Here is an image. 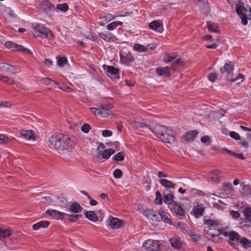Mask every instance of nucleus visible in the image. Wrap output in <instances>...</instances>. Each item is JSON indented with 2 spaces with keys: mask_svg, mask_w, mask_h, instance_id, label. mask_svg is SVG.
I'll use <instances>...</instances> for the list:
<instances>
[{
  "mask_svg": "<svg viewBox=\"0 0 251 251\" xmlns=\"http://www.w3.org/2000/svg\"><path fill=\"white\" fill-rule=\"evenodd\" d=\"M49 142L52 147L58 150H69L74 148L75 145L73 139L62 134L51 136Z\"/></svg>",
  "mask_w": 251,
  "mask_h": 251,
  "instance_id": "nucleus-1",
  "label": "nucleus"
},
{
  "mask_svg": "<svg viewBox=\"0 0 251 251\" xmlns=\"http://www.w3.org/2000/svg\"><path fill=\"white\" fill-rule=\"evenodd\" d=\"M151 132L159 137L163 142L173 144L175 142L174 132L173 129L162 125H156Z\"/></svg>",
  "mask_w": 251,
  "mask_h": 251,
  "instance_id": "nucleus-2",
  "label": "nucleus"
},
{
  "mask_svg": "<svg viewBox=\"0 0 251 251\" xmlns=\"http://www.w3.org/2000/svg\"><path fill=\"white\" fill-rule=\"evenodd\" d=\"M236 11L240 16L242 23L244 25L248 24V20L251 19V9L249 5H245L241 1H239L235 5Z\"/></svg>",
  "mask_w": 251,
  "mask_h": 251,
  "instance_id": "nucleus-3",
  "label": "nucleus"
},
{
  "mask_svg": "<svg viewBox=\"0 0 251 251\" xmlns=\"http://www.w3.org/2000/svg\"><path fill=\"white\" fill-rule=\"evenodd\" d=\"M32 27L39 37L48 39H50L53 37V34L50 30L42 25L34 24L32 25Z\"/></svg>",
  "mask_w": 251,
  "mask_h": 251,
  "instance_id": "nucleus-4",
  "label": "nucleus"
},
{
  "mask_svg": "<svg viewBox=\"0 0 251 251\" xmlns=\"http://www.w3.org/2000/svg\"><path fill=\"white\" fill-rule=\"evenodd\" d=\"M104 148V146L102 144H100V145L98 147V153L96 154V157L98 159L100 160L101 158L107 159L111 155L115 153L114 150L110 149H106L102 151Z\"/></svg>",
  "mask_w": 251,
  "mask_h": 251,
  "instance_id": "nucleus-5",
  "label": "nucleus"
},
{
  "mask_svg": "<svg viewBox=\"0 0 251 251\" xmlns=\"http://www.w3.org/2000/svg\"><path fill=\"white\" fill-rule=\"evenodd\" d=\"M103 69L106 71L107 75L108 77H110L113 81H117L120 79L119 75V69L113 66L106 65L104 64L102 65Z\"/></svg>",
  "mask_w": 251,
  "mask_h": 251,
  "instance_id": "nucleus-6",
  "label": "nucleus"
},
{
  "mask_svg": "<svg viewBox=\"0 0 251 251\" xmlns=\"http://www.w3.org/2000/svg\"><path fill=\"white\" fill-rule=\"evenodd\" d=\"M5 47L10 50L11 51H20L25 54H31L30 50L26 48H25L22 45H19L14 43L12 42H7L5 44Z\"/></svg>",
  "mask_w": 251,
  "mask_h": 251,
  "instance_id": "nucleus-7",
  "label": "nucleus"
},
{
  "mask_svg": "<svg viewBox=\"0 0 251 251\" xmlns=\"http://www.w3.org/2000/svg\"><path fill=\"white\" fill-rule=\"evenodd\" d=\"M143 247L149 251H158L159 249V242L151 239L148 240L144 242Z\"/></svg>",
  "mask_w": 251,
  "mask_h": 251,
  "instance_id": "nucleus-8",
  "label": "nucleus"
},
{
  "mask_svg": "<svg viewBox=\"0 0 251 251\" xmlns=\"http://www.w3.org/2000/svg\"><path fill=\"white\" fill-rule=\"evenodd\" d=\"M0 68L2 71L13 74L19 73L21 71L20 67L16 65H12L11 64H0Z\"/></svg>",
  "mask_w": 251,
  "mask_h": 251,
  "instance_id": "nucleus-9",
  "label": "nucleus"
},
{
  "mask_svg": "<svg viewBox=\"0 0 251 251\" xmlns=\"http://www.w3.org/2000/svg\"><path fill=\"white\" fill-rule=\"evenodd\" d=\"M153 44H148L144 46L140 44H136L134 45V50L139 52H146L153 50L155 48Z\"/></svg>",
  "mask_w": 251,
  "mask_h": 251,
  "instance_id": "nucleus-10",
  "label": "nucleus"
},
{
  "mask_svg": "<svg viewBox=\"0 0 251 251\" xmlns=\"http://www.w3.org/2000/svg\"><path fill=\"white\" fill-rule=\"evenodd\" d=\"M149 28L154 31L162 32L163 30L162 22L157 20L153 21L150 23Z\"/></svg>",
  "mask_w": 251,
  "mask_h": 251,
  "instance_id": "nucleus-11",
  "label": "nucleus"
},
{
  "mask_svg": "<svg viewBox=\"0 0 251 251\" xmlns=\"http://www.w3.org/2000/svg\"><path fill=\"white\" fill-rule=\"evenodd\" d=\"M172 69L173 67H158L156 69V72L159 76L169 77L171 75V70Z\"/></svg>",
  "mask_w": 251,
  "mask_h": 251,
  "instance_id": "nucleus-12",
  "label": "nucleus"
},
{
  "mask_svg": "<svg viewBox=\"0 0 251 251\" xmlns=\"http://www.w3.org/2000/svg\"><path fill=\"white\" fill-rule=\"evenodd\" d=\"M144 214L148 219L154 221H159V214L156 211L148 209L145 210Z\"/></svg>",
  "mask_w": 251,
  "mask_h": 251,
  "instance_id": "nucleus-13",
  "label": "nucleus"
},
{
  "mask_svg": "<svg viewBox=\"0 0 251 251\" xmlns=\"http://www.w3.org/2000/svg\"><path fill=\"white\" fill-rule=\"evenodd\" d=\"M223 234L225 236H228L230 240L236 241L237 243H239L241 239L239 234L235 231H231L229 232L227 231L223 232Z\"/></svg>",
  "mask_w": 251,
  "mask_h": 251,
  "instance_id": "nucleus-14",
  "label": "nucleus"
},
{
  "mask_svg": "<svg viewBox=\"0 0 251 251\" xmlns=\"http://www.w3.org/2000/svg\"><path fill=\"white\" fill-rule=\"evenodd\" d=\"M165 63H169L174 61V63H183V61L181 58H177V55L176 54L171 55L165 53L164 57Z\"/></svg>",
  "mask_w": 251,
  "mask_h": 251,
  "instance_id": "nucleus-15",
  "label": "nucleus"
},
{
  "mask_svg": "<svg viewBox=\"0 0 251 251\" xmlns=\"http://www.w3.org/2000/svg\"><path fill=\"white\" fill-rule=\"evenodd\" d=\"M21 134L26 140H32L33 141L36 140L34 131L32 130H22L21 131Z\"/></svg>",
  "mask_w": 251,
  "mask_h": 251,
  "instance_id": "nucleus-16",
  "label": "nucleus"
},
{
  "mask_svg": "<svg viewBox=\"0 0 251 251\" xmlns=\"http://www.w3.org/2000/svg\"><path fill=\"white\" fill-rule=\"evenodd\" d=\"M234 65L233 64H225L220 68L221 73L226 75H231L233 73Z\"/></svg>",
  "mask_w": 251,
  "mask_h": 251,
  "instance_id": "nucleus-17",
  "label": "nucleus"
},
{
  "mask_svg": "<svg viewBox=\"0 0 251 251\" xmlns=\"http://www.w3.org/2000/svg\"><path fill=\"white\" fill-rule=\"evenodd\" d=\"M121 61L122 63H131L133 61V58L131 54L128 52L126 53L124 50L120 52Z\"/></svg>",
  "mask_w": 251,
  "mask_h": 251,
  "instance_id": "nucleus-18",
  "label": "nucleus"
},
{
  "mask_svg": "<svg viewBox=\"0 0 251 251\" xmlns=\"http://www.w3.org/2000/svg\"><path fill=\"white\" fill-rule=\"evenodd\" d=\"M46 213L57 219H62L65 215H67V213H66L61 212L56 210L50 209L47 210Z\"/></svg>",
  "mask_w": 251,
  "mask_h": 251,
  "instance_id": "nucleus-19",
  "label": "nucleus"
},
{
  "mask_svg": "<svg viewBox=\"0 0 251 251\" xmlns=\"http://www.w3.org/2000/svg\"><path fill=\"white\" fill-rule=\"evenodd\" d=\"M99 35L104 40L109 42H114L116 39V37L114 35L107 31L100 33Z\"/></svg>",
  "mask_w": 251,
  "mask_h": 251,
  "instance_id": "nucleus-20",
  "label": "nucleus"
},
{
  "mask_svg": "<svg viewBox=\"0 0 251 251\" xmlns=\"http://www.w3.org/2000/svg\"><path fill=\"white\" fill-rule=\"evenodd\" d=\"M122 224V221L117 218H112L109 220V225L112 229L119 228Z\"/></svg>",
  "mask_w": 251,
  "mask_h": 251,
  "instance_id": "nucleus-21",
  "label": "nucleus"
},
{
  "mask_svg": "<svg viewBox=\"0 0 251 251\" xmlns=\"http://www.w3.org/2000/svg\"><path fill=\"white\" fill-rule=\"evenodd\" d=\"M82 209V207L78 203L74 202L71 204H69V207L66 209V211L76 213L81 212Z\"/></svg>",
  "mask_w": 251,
  "mask_h": 251,
  "instance_id": "nucleus-22",
  "label": "nucleus"
},
{
  "mask_svg": "<svg viewBox=\"0 0 251 251\" xmlns=\"http://www.w3.org/2000/svg\"><path fill=\"white\" fill-rule=\"evenodd\" d=\"M204 225L208 226L210 228L215 229L219 225L220 223L218 221L212 219H206L203 220Z\"/></svg>",
  "mask_w": 251,
  "mask_h": 251,
  "instance_id": "nucleus-23",
  "label": "nucleus"
},
{
  "mask_svg": "<svg viewBox=\"0 0 251 251\" xmlns=\"http://www.w3.org/2000/svg\"><path fill=\"white\" fill-rule=\"evenodd\" d=\"M58 201L57 203L59 206L66 208V210L69 207V203L67 198L63 195L57 197Z\"/></svg>",
  "mask_w": 251,
  "mask_h": 251,
  "instance_id": "nucleus-24",
  "label": "nucleus"
},
{
  "mask_svg": "<svg viewBox=\"0 0 251 251\" xmlns=\"http://www.w3.org/2000/svg\"><path fill=\"white\" fill-rule=\"evenodd\" d=\"M172 211H174L176 214L183 216L184 212L182 207L179 205L176 202L173 203V205L171 206Z\"/></svg>",
  "mask_w": 251,
  "mask_h": 251,
  "instance_id": "nucleus-25",
  "label": "nucleus"
},
{
  "mask_svg": "<svg viewBox=\"0 0 251 251\" xmlns=\"http://www.w3.org/2000/svg\"><path fill=\"white\" fill-rule=\"evenodd\" d=\"M50 225V222L46 221H43L37 223L32 226V228L34 230H37L41 228H46Z\"/></svg>",
  "mask_w": 251,
  "mask_h": 251,
  "instance_id": "nucleus-26",
  "label": "nucleus"
},
{
  "mask_svg": "<svg viewBox=\"0 0 251 251\" xmlns=\"http://www.w3.org/2000/svg\"><path fill=\"white\" fill-rule=\"evenodd\" d=\"M84 215L88 220L92 222L98 221V214L95 211H87L85 213Z\"/></svg>",
  "mask_w": 251,
  "mask_h": 251,
  "instance_id": "nucleus-27",
  "label": "nucleus"
},
{
  "mask_svg": "<svg viewBox=\"0 0 251 251\" xmlns=\"http://www.w3.org/2000/svg\"><path fill=\"white\" fill-rule=\"evenodd\" d=\"M170 242L172 247L175 249H180L182 247L180 240L176 238H173L170 239Z\"/></svg>",
  "mask_w": 251,
  "mask_h": 251,
  "instance_id": "nucleus-28",
  "label": "nucleus"
},
{
  "mask_svg": "<svg viewBox=\"0 0 251 251\" xmlns=\"http://www.w3.org/2000/svg\"><path fill=\"white\" fill-rule=\"evenodd\" d=\"M198 133L196 130L190 131L186 133L185 139L188 142L193 141L197 137Z\"/></svg>",
  "mask_w": 251,
  "mask_h": 251,
  "instance_id": "nucleus-29",
  "label": "nucleus"
},
{
  "mask_svg": "<svg viewBox=\"0 0 251 251\" xmlns=\"http://www.w3.org/2000/svg\"><path fill=\"white\" fill-rule=\"evenodd\" d=\"M174 196L173 194H168L164 197V201L166 204L170 205L171 206L173 205V203L176 202L174 201Z\"/></svg>",
  "mask_w": 251,
  "mask_h": 251,
  "instance_id": "nucleus-30",
  "label": "nucleus"
},
{
  "mask_svg": "<svg viewBox=\"0 0 251 251\" xmlns=\"http://www.w3.org/2000/svg\"><path fill=\"white\" fill-rule=\"evenodd\" d=\"M204 210V208L201 206H199L197 207L194 208L193 210L194 216L197 218L202 216Z\"/></svg>",
  "mask_w": 251,
  "mask_h": 251,
  "instance_id": "nucleus-31",
  "label": "nucleus"
},
{
  "mask_svg": "<svg viewBox=\"0 0 251 251\" xmlns=\"http://www.w3.org/2000/svg\"><path fill=\"white\" fill-rule=\"evenodd\" d=\"M159 181L163 186L167 188H174L175 187V184L168 180L165 179H161L159 180Z\"/></svg>",
  "mask_w": 251,
  "mask_h": 251,
  "instance_id": "nucleus-32",
  "label": "nucleus"
},
{
  "mask_svg": "<svg viewBox=\"0 0 251 251\" xmlns=\"http://www.w3.org/2000/svg\"><path fill=\"white\" fill-rule=\"evenodd\" d=\"M123 24V22L120 21H115L108 24L106 26V28L109 30H114L118 26L122 25Z\"/></svg>",
  "mask_w": 251,
  "mask_h": 251,
  "instance_id": "nucleus-33",
  "label": "nucleus"
},
{
  "mask_svg": "<svg viewBox=\"0 0 251 251\" xmlns=\"http://www.w3.org/2000/svg\"><path fill=\"white\" fill-rule=\"evenodd\" d=\"M12 233L10 229L0 228V240L3 238L9 236Z\"/></svg>",
  "mask_w": 251,
  "mask_h": 251,
  "instance_id": "nucleus-34",
  "label": "nucleus"
},
{
  "mask_svg": "<svg viewBox=\"0 0 251 251\" xmlns=\"http://www.w3.org/2000/svg\"><path fill=\"white\" fill-rule=\"evenodd\" d=\"M220 173L221 172L218 170H216L213 172H212L209 176L210 179L213 181L219 182L220 181V177L218 176V175H219Z\"/></svg>",
  "mask_w": 251,
  "mask_h": 251,
  "instance_id": "nucleus-35",
  "label": "nucleus"
},
{
  "mask_svg": "<svg viewBox=\"0 0 251 251\" xmlns=\"http://www.w3.org/2000/svg\"><path fill=\"white\" fill-rule=\"evenodd\" d=\"M239 243L241 244L245 248H248L251 246V242L244 237L241 238Z\"/></svg>",
  "mask_w": 251,
  "mask_h": 251,
  "instance_id": "nucleus-36",
  "label": "nucleus"
},
{
  "mask_svg": "<svg viewBox=\"0 0 251 251\" xmlns=\"http://www.w3.org/2000/svg\"><path fill=\"white\" fill-rule=\"evenodd\" d=\"M207 234L208 235H210L211 237H212L213 239H211V240L214 242H218L219 240H220V238L219 237V236L221 235V232L219 231H217V234H212L211 233H207Z\"/></svg>",
  "mask_w": 251,
  "mask_h": 251,
  "instance_id": "nucleus-37",
  "label": "nucleus"
},
{
  "mask_svg": "<svg viewBox=\"0 0 251 251\" xmlns=\"http://www.w3.org/2000/svg\"><path fill=\"white\" fill-rule=\"evenodd\" d=\"M66 216H68L69 220L72 222H74L76 221L80 217H82L81 215H79V214L74 215L73 214L69 215V214H67V215Z\"/></svg>",
  "mask_w": 251,
  "mask_h": 251,
  "instance_id": "nucleus-38",
  "label": "nucleus"
},
{
  "mask_svg": "<svg viewBox=\"0 0 251 251\" xmlns=\"http://www.w3.org/2000/svg\"><path fill=\"white\" fill-rule=\"evenodd\" d=\"M201 141L205 145H209L211 142V140L209 136L205 135L201 138Z\"/></svg>",
  "mask_w": 251,
  "mask_h": 251,
  "instance_id": "nucleus-39",
  "label": "nucleus"
},
{
  "mask_svg": "<svg viewBox=\"0 0 251 251\" xmlns=\"http://www.w3.org/2000/svg\"><path fill=\"white\" fill-rule=\"evenodd\" d=\"M155 197L154 202L156 204H161L162 203V198L161 194L159 191L155 193Z\"/></svg>",
  "mask_w": 251,
  "mask_h": 251,
  "instance_id": "nucleus-40",
  "label": "nucleus"
},
{
  "mask_svg": "<svg viewBox=\"0 0 251 251\" xmlns=\"http://www.w3.org/2000/svg\"><path fill=\"white\" fill-rule=\"evenodd\" d=\"M137 127L141 128H143V131H147L148 130H151V129L146 124L143 123H137Z\"/></svg>",
  "mask_w": 251,
  "mask_h": 251,
  "instance_id": "nucleus-41",
  "label": "nucleus"
},
{
  "mask_svg": "<svg viewBox=\"0 0 251 251\" xmlns=\"http://www.w3.org/2000/svg\"><path fill=\"white\" fill-rule=\"evenodd\" d=\"M209 30L213 32H217L218 31V27L215 24L208 23L207 24Z\"/></svg>",
  "mask_w": 251,
  "mask_h": 251,
  "instance_id": "nucleus-42",
  "label": "nucleus"
},
{
  "mask_svg": "<svg viewBox=\"0 0 251 251\" xmlns=\"http://www.w3.org/2000/svg\"><path fill=\"white\" fill-rule=\"evenodd\" d=\"M41 81L43 83H45L46 85L48 86L50 85V83H53V84H56L57 82L54 80H52L49 78H44L41 79Z\"/></svg>",
  "mask_w": 251,
  "mask_h": 251,
  "instance_id": "nucleus-43",
  "label": "nucleus"
},
{
  "mask_svg": "<svg viewBox=\"0 0 251 251\" xmlns=\"http://www.w3.org/2000/svg\"><path fill=\"white\" fill-rule=\"evenodd\" d=\"M123 154V153L122 152L117 153L113 156V159L117 161L123 160L124 159V156Z\"/></svg>",
  "mask_w": 251,
  "mask_h": 251,
  "instance_id": "nucleus-44",
  "label": "nucleus"
},
{
  "mask_svg": "<svg viewBox=\"0 0 251 251\" xmlns=\"http://www.w3.org/2000/svg\"><path fill=\"white\" fill-rule=\"evenodd\" d=\"M56 8L62 12H66L68 9V6L67 4L64 3L57 5Z\"/></svg>",
  "mask_w": 251,
  "mask_h": 251,
  "instance_id": "nucleus-45",
  "label": "nucleus"
},
{
  "mask_svg": "<svg viewBox=\"0 0 251 251\" xmlns=\"http://www.w3.org/2000/svg\"><path fill=\"white\" fill-rule=\"evenodd\" d=\"M122 175L123 172L120 169H117L113 172V176L116 178H120Z\"/></svg>",
  "mask_w": 251,
  "mask_h": 251,
  "instance_id": "nucleus-46",
  "label": "nucleus"
},
{
  "mask_svg": "<svg viewBox=\"0 0 251 251\" xmlns=\"http://www.w3.org/2000/svg\"><path fill=\"white\" fill-rule=\"evenodd\" d=\"M8 141V137L5 135L0 134V144H5Z\"/></svg>",
  "mask_w": 251,
  "mask_h": 251,
  "instance_id": "nucleus-47",
  "label": "nucleus"
},
{
  "mask_svg": "<svg viewBox=\"0 0 251 251\" xmlns=\"http://www.w3.org/2000/svg\"><path fill=\"white\" fill-rule=\"evenodd\" d=\"M0 80L4 82H6V83L11 84L14 83V82L13 79H11L6 76H0Z\"/></svg>",
  "mask_w": 251,
  "mask_h": 251,
  "instance_id": "nucleus-48",
  "label": "nucleus"
},
{
  "mask_svg": "<svg viewBox=\"0 0 251 251\" xmlns=\"http://www.w3.org/2000/svg\"><path fill=\"white\" fill-rule=\"evenodd\" d=\"M91 129V126L88 124H84L82 125L81 129L82 132L87 133Z\"/></svg>",
  "mask_w": 251,
  "mask_h": 251,
  "instance_id": "nucleus-49",
  "label": "nucleus"
},
{
  "mask_svg": "<svg viewBox=\"0 0 251 251\" xmlns=\"http://www.w3.org/2000/svg\"><path fill=\"white\" fill-rule=\"evenodd\" d=\"M58 88L60 89H61V90H63V91H64L65 92H73V89L72 88H71L69 87H68V86H66L64 84H62V85H61L60 86L59 85Z\"/></svg>",
  "mask_w": 251,
  "mask_h": 251,
  "instance_id": "nucleus-50",
  "label": "nucleus"
},
{
  "mask_svg": "<svg viewBox=\"0 0 251 251\" xmlns=\"http://www.w3.org/2000/svg\"><path fill=\"white\" fill-rule=\"evenodd\" d=\"M159 217L161 218V219L165 223H168L170 222V219L166 215L165 212H162L161 213H159Z\"/></svg>",
  "mask_w": 251,
  "mask_h": 251,
  "instance_id": "nucleus-51",
  "label": "nucleus"
},
{
  "mask_svg": "<svg viewBox=\"0 0 251 251\" xmlns=\"http://www.w3.org/2000/svg\"><path fill=\"white\" fill-rule=\"evenodd\" d=\"M226 151H227L228 153L231 154L232 155L234 156L237 158H239V159H242V160L245 159L244 157L243 156V155L242 154H238V153H236L234 152H232L231 151L227 150H226Z\"/></svg>",
  "mask_w": 251,
  "mask_h": 251,
  "instance_id": "nucleus-52",
  "label": "nucleus"
},
{
  "mask_svg": "<svg viewBox=\"0 0 251 251\" xmlns=\"http://www.w3.org/2000/svg\"><path fill=\"white\" fill-rule=\"evenodd\" d=\"M229 135L231 138L234 139L236 140H239L240 139V135L235 131L230 132L229 133Z\"/></svg>",
  "mask_w": 251,
  "mask_h": 251,
  "instance_id": "nucleus-53",
  "label": "nucleus"
},
{
  "mask_svg": "<svg viewBox=\"0 0 251 251\" xmlns=\"http://www.w3.org/2000/svg\"><path fill=\"white\" fill-rule=\"evenodd\" d=\"M96 213L98 214L97 217L98 219V221H102L103 218H104V213L102 211L101 209L97 211Z\"/></svg>",
  "mask_w": 251,
  "mask_h": 251,
  "instance_id": "nucleus-54",
  "label": "nucleus"
},
{
  "mask_svg": "<svg viewBox=\"0 0 251 251\" xmlns=\"http://www.w3.org/2000/svg\"><path fill=\"white\" fill-rule=\"evenodd\" d=\"M244 215L245 217L248 218L251 217V208L248 207L245 208L243 211Z\"/></svg>",
  "mask_w": 251,
  "mask_h": 251,
  "instance_id": "nucleus-55",
  "label": "nucleus"
},
{
  "mask_svg": "<svg viewBox=\"0 0 251 251\" xmlns=\"http://www.w3.org/2000/svg\"><path fill=\"white\" fill-rule=\"evenodd\" d=\"M111 114V112L108 109L101 110V117L105 118Z\"/></svg>",
  "mask_w": 251,
  "mask_h": 251,
  "instance_id": "nucleus-56",
  "label": "nucleus"
},
{
  "mask_svg": "<svg viewBox=\"0 0 251 251\" xmlns=\"http://www.w3.org/2000/svg\"><path fill=\"white\" fill-rule=\"evenodd\" d=\"M56 58L57 59V63H67L68 62L67 58L64 56H57Z\"/></svg>",
  "mask_w": 251,
  "mask_h": 251,
  "instance_id": "nucleus-57",
  "label": "nucleus"
},
{
  "mask_svg": "<svg viewBox=\"0 0 251 251\" xmlns=\"http://www.w3.org/2000/svg\"><path fill=\"white\" fill-rule=\"evenodd\" d=\"M208 78L210 81L211 82H215L217 79V75L215 73H211L208 75Z\"/></svg>",
  "mask_w": 251,
  "mask_h": 251,
  "instance_id": "nucleus-58",
  "label": "nucleus"
},
{
  "mask_svg": "<svg viewBox=\"0 0 251 251\" xmlns=\"http://www.w3.org/2000/svg\"><path fill=\"white\" fill-rule=\"evenodd\" d=\"M102 135L104 137H110L112 135V132L108 130H104L102 131Z\"/></svg>",
  "mask_w": 251,
  "mask_h": 251,
  "instance_id": "nucleus-59",
  "label": "nucleus"
},
{
  "mask_svg": "<svg viewBox=\"0 0 251 251\" xmlns=\"http://www.w3.org/2000/svg\"><path fill=\"white\" fill-rule=\"evenodd\" d=\"M244 77V76L243 75L239 74L238 76H237L236 77H235L234 78H232V79H229V78H228V79H229L231 81H235L239 79H241V82H242L243 81Z\"/></svg>",
  "mask_w": 251,
  "mask_h": 251,
  "instance_id": "nucleus-60",
  "label": "nucleus"
},
{
  "mask_svg": "<svg viewBox=\"0 0 251 251\" xmlns=\"http://www.w3.org/2000/svg\"><path fill=\"white\" fill-rule=\"evenodd\" d=\"M231 216L235 219H237L239 217L240 214L238 211L232 210L230 212Z\"/></svg>",
  "mask_w": 251,
  "mask_h": 251,
  "instance_id": "nucleus-61",
  "label": "nucleus"
},
{
  "mask_svg": "<svg viewBox=\"0 0 251 251\" xmlns=\"http://www.w3.org/2000/svg\"><path fill=\"white\" fill-rule=\"evenodd\" d=\"M203 39H204L205 40L209 41L211 42L214 41V39L213 38L212 36L211 35H207L204 36L203 37Z\"/></svg>",
  "mask_w": 251,
  "mask_h": 251,
  "instance_id": "nucleus-62",
  "label": "nucleus"
},
{
  "mask_svg": "<svg viewBox=\"0 0 251 251\" xmlns=\"http://www.w3.org/2000/svg\"><path fill=\"white\" fill-rule=\"evenodd\" d=\"M101 22H102V24H104L109 22L108 20H107L106 18V14H105L103 16L101 17Z\"/></svg>",
  "mask_w": 251,
  "mask_h": 251,
  "instance_id": "nucleus-63",
  "label": "nucleus"
},
{
  "mask_svg": "<svg viewBox=\"0 0 251 251\" xmlns=\"http://www.w3.org/2000/svg\"><path fill=\"white\" fill-rule=\"evenodd\" d=\"M106 18L109 21L112 20L115 18V16H113L110 14H106Z\"/></svg>",
  "mask_w": 251,
  "mask_h": 251,
  "instance_id": "nucleus-64",
  "label": "nucleus"
}]
</instances>
